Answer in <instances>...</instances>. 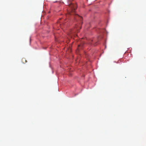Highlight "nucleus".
Listing matches in <instances>:
<instances>
[{
	"label": "nucleus",
	"instance_id": "obj_1",
	"mask_svg": "<svg viewBox=\"0 0 146 146\" xmlns=\"http://www.w3.org/2000/svg\"><path fill=\"white\" fill-rule=\"evenodd\" d=\"M69 7L70 8V11L69 12V14L75 15V10L76 9L77 6L76 4H71L69 5Z\"/></svg>",
	"mask_w": 146,
	"mask_h": 146
},
{
	"label": "nucleus",
	"instance_id": "obj_2",
	"mask_svg": "<svg viewBox=\"0 0 146 146\" xmlns=\"http://www.w3.org/2000/svg\"><path fill=\"white\" fill-rule=\"evenodd\" d=\"M22 62H23V63H25V62H27V60H26L25 58H23L22 60Z\"/></svg>",
	"mask_w": 146,
	"mask_h": 146
},
{
	"label": "nucleus",
	"instance_id": "obj_3",
	"mask_svg": "<svg viewBox=\"0 0 146 146\" xmlns=\"http://www.w3.org/2000/svg\"><path fill=\"white\" fill-rule=\"evenodd\" d=\"M76 15V17H80V19H81V20L82 19V17H81V16H80L79 15Z\"/></svg>",
	"mask_w": 146,
	"mask_h": 146
},
{
	"label": "nucleus",
	"instance_id": "obj_4",
	"mask_svg": "<svg viewBox=\"0 0 146 146\" xmlns=\"http://www.w3.org/2000/svg\"><path fill=\"white\" fill-rule=\"evenodd\" d=\"M80 45H78V47H80Z\"/></svg>",
	"mask_w": 146,
	"mask_h": 146
}]
</instances>
